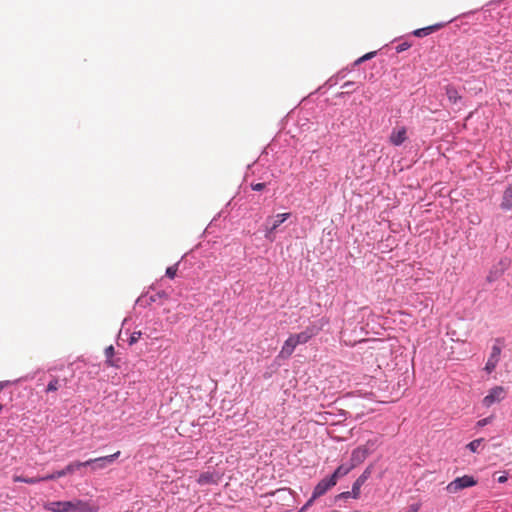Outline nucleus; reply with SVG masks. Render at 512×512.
I'll return each instance as SVG.
<instances>
[{
  "label": "nucleus",
  "mask_w": 512,
  "mask_h": 512,
  "mask_svg": "<svg viewBox=\"0 0 512 512\" xmlns=\"http://www.w3.org/2000/svg\"><path fill=\"white\" fill-rule=\"evenodd\" d=\"M364 483H362L360 480L356 479L355 482L352 485V497L357 499L360 496V489Z\"/></svg>",
  "instance_id": "obj_22"
},
{
  "label": "nucleus",
  "mask_w": 512,
  "mask_h": 512,
  "mask_svg": "<svg viewBox=\"0 0 512 512\" xmlns=\"http://www.w3.org/2000/svg\"><path fill=\"white\" fill-rule=\"evenodd\" d=\"M410 47H411V44H409V43H407V42H404V43L399 44V45L396 47V51H397L398 53H400V52H403V51H405V50L409 49Z\"/></svg>",
  "instance_id": "obj_30"
},
{
  "label": "nucleus",
  "mask_w": 512,
  "mask_h": 512,
  "mask_svg": "<svg viewBox=\"0 0 512 512\" xmlns=\"http://www.w3.org/2000/svg\"><path fill=\"white\" fill-rule=\"evenodd\" d=\"M500 353L501 349L497 346H493L492 353L484 368L488 373H491L496 368V365L499 361Z\"/></svg>",
  "instance_id": "obj_11"
},
{
  "label": "nucleus",
  "mask_w": 512,
  "mask_h": 512,
  "mask_svg": "<svg viewBox=\"0 0 512 512\" xmlns=\"http://www.w3.org/2000/svg\"><path fill=\"white\" fill-rule=\"evenodd\" d=\"M51 512H97V506L81 499L71 501H50L43 504Z\"/></svg>",
  "instance_id": "obj_1"
},
{
  "label": "nucleus",
  "mask_w": 512,
  "mask_h": 512,
  "mask_svg": "<svg viewBox=\"0 0 512 512\" xmlns=\"http://www.w3.org/2000/svg\"><path fill=\"white\" fill-rule=\"evenodd\" d=\"M352 497L351 491L342 492L336 496V499H348Z\"/></svg>",
  "instance_id": "obj_32"
},
{
  "label": "nucleus",
  "mask_w": 512,
  "mask_h": 512,
  "mask_svg": "<svg viewBox=\"0 0 512 512\" xmlns=\"http://www.w3.org/2000/svg\"><path fill=\"white\" fill-rule=\"evenodd\" d=\"M309 506H306V504L299 510V512H304L306 509H308Z\"/></svg>",
  "instance_id": "obj_36"
},
{
  "label": "nucleus",
  "mask_w": 512,
  "mask_h": 512,
  "mask_svg": "<svg viewBox=\"0 0 512 512\" xmlns=\"http://www.w3.org/2000/svg\"><path fill=\"white\" fill-rule=\"evenodd\" d=\"M445 92L449 102L453 105H457L462 100V96L457 89L451 85L445 87Z\"/></svg>",
  "instance_id": "obj_13"
},
{
  "label": "nucleus",
  "mask_w": 512,
  "mask_h": 512,
  "mask_svg": "<svg viewBox=\"0 0 512 512\" xmlns=\"http://www.w3.org/2000/svg\"><path fill=\"white\" fill-rule=\"evenodd\" d=\"M320 331V328L315 325H310L305 328L304 331L292 334L298 345L307 343L312 337L316 336Z\"/></svg>",
  "instance_id": "obj_7"
},
{
  "label": "nucleus",
  "mask_w": 512,
  "mask_h": 512,
  "mask_svg": "<svg viewBox=\"0 0 512 512\" xmlns=\"http://www.w3.org/2000/svg\"><path fill=\"white\" fill-rule=\"evenodd\" d=\"M506 481H507V476H505V475H502V476H500V477L498 478V482H499V483H504V482H506Z\"/></svg>",
  "instance_id": "obj_35"
},
{
  "label": "nucleus",
  "mask_w": 512,
  "mask_h": 512,
  "mask_svg": "<svg viewBox=\"0 0 512 512\" xmlns=\"http://www.w3.org/2000/svg\"><path fill=\"white\" fill-rule=\"evenodd\" d=\"M370 476V469L367 468L357 479L365 483Z\"/></svg>",
  "instance_id": "obj_29"
},
{
  "label": "nucleus",
  "mask_w": 512,
  "mask_h": 512,
  "mask_svg": "<svg viewBox=\"0 0 512 512\" xmlns=\"http://www.w3.org/2000/svg\"><path fill=\"white\" fill-rule=\"evenodd\" d=\"M336 485V482L331 478L322 479L314 488V498L323 496L328 490Z\"/></svg>",
  "instance_id": "obj_8"
},
{
  "label": "nucleus",
  "mask_w": 512,
  "mask_h": 512,
  "mask_svg": "<svg viewBox=\"0 0 512 512\" xmlns=\"http://www.w3.org/2000/svg\"><path fill=\"white\" fill-rule=\"evenodd\" d=\"M352 469L351 464L349 466L340 465L330 477L337 483L340 477L347 475Z\"/></svg>",
  "instance_id": "obj_18"
},
{
  "label": "nucleus",
  "mask_w": 512,
  "mask_h": 512,
  "mask_svg": "<svg viewBox=\"0 0 512 512\" xmlns=\"http://www.w3.org/2000/svg\"><path fill=\"white\" fill-rule=\"evenodd\" d=\"M168 295L164 292H156L148 296V303L157 302L161 299H167Z\"/></svg>",
  "instance_id": "obj_21"
},
{
  "label": "nucleus",
  "mask_w": 512,
  "mask_h": 512,
  "mask_svg": "<svg viewBox=\"0 0 512 512\" xmlns=\"http://www.w3.org/2000/svg\"><path fill=\"white\" fill-rule=\"evenodd\" d=\"M298 346L295 338L291 334L284 342L280 352L279 357L281 358H289L294 352L295 348Z\"/></svg>",
  "instance_id": "obj_10"
},
{
  "label": "nucleus",
  "mask_w": 512,
  "mask_h": 512,
  "mask_svg": "<svg viewBox=\"0 0 512 512\" xmlns=\"http://www.w3.org/2000/svg\"><path fill=\"white\" fill-rule=\"evenodd\" d=\"M142 335V332L141 331H135L131 334L128 342H129V345H133L135 344L141 337Z\"/></svg>",
  "instance_id": "obj_27"
},
{
  "label": "nucleus",
  "mask_w": 512,
  "mask_h": 512,
  "mask_svg": "<svg viewBox=\"0 0 512 512\" xmlns=\"http://www.w3.org/2000/svg\"><path fill=\"white\" fill-rule=\"evenodd\" d=\"M197 481L200 485L216 484L217 477L213 473L204 472L199 476Z\"/></svg>",
  "instance_id": "obj_17"
},
{
  "label": "nucleus",
  "mask_w": 512,
  "mask_h": 512,
  "mask_svg": "<svg viewBox=\"0 0 512 512\" xmlns=\"http://www.w3.org/2000/svg\"><path fill=\"white\" fill-rule=\"evenodd\" d=\"M290 213H281L276 216L268 217L265 223V237L271 241L274 240L273 234L277 228L290 217Z\"/></svg>",
  "instance_id": "obj_2"
},
{
  "label": "nucleus",
  "mask_w": 512,
  "mask_h": 512,
  "mask_svg": "<svg viewBox=\"0 0 512 512\" xmlns=\"http://www.w3.org/2000/svg\"><path fill=\"white\" fill-rule=\"evenodd\" d=\"M350 84H351L350 82H346V83H344L343 87L350 88Z\"/></svg>",
  "instance_id": "obj_39"
},
{
  "label": "nucleus",
  "mask_w": 512,
  "mask_h": 512,
  "mask_svg": "<svg viewBox=\"0 0 512 512\" xmlns=\"http://www.w3.org/2000/svg\"><path fill=\"white\" fill-rule=\"evenodd\" d=\"M120 455V451L115 452L114 454L98 457L94 459H89L86 462H90L92 470L104 469L107 465L113 463Z\"/></svg>",
  "instance_id": "obj_6"
},
{
  "label": "nucleus",
  "mask_w": 512,
  "mask_h": 512,
  "mask_svg": "<svg viewBox=\"0 0 512 512\" xmlns=\"http://www.w3.org/2000/svg\"><path fill=\"white\" fill-rule=\"evenodd\" d=\"M369 444L370 441H368L366 445L359 446L352 451L350 459L351 467L355 468L365 461L370 454V450L368 448Z\"/></svg>",
  "instance_id": "obj_5"
},
{
  "label": "nucleus",
  "mask_w": 512,
  "mask_h": 512,
  "mask_svg": "<svg viewBox=\"0 0 512 512\" xmlns=\"http://www.w3.org/2000/svg\"><path fill=\"white\" fill-rule=\"evenodd\" d=\"M476 484H477V481L475 480V478L473 476L464 475L462 477H457L452 482H450L447 485L446 490L449 493H457L458 491H460L464 488L473 487Z\"/></svg>",
  "instance_id": "obj_4"
},
{
  "label": "nucleus",
  "mask_w": 512,
  "mask_h": 512,
  "mask_svg": "<svg viewBox=\"0 0 512 512\" xmlns=\"http://www.w3.org/2000/svg\"><path fill=\"white\" fill-rule=\"evenodd\" d=\"M444 26V24L442 23H437V24H434V25H430V26H427V27H424V28H419V29H416L413 31V35L416 36V37H425L427 35H430L431 33L435 32V31H438L439 29H441L442 27Z\"/></svg>",
  "instance_id": "obj_12"
},
{
  "label": "nucleus",
  "mask_w": 512,
  "mask_h": 512,
  "mask_svg": "<svg viewBox=\"0 0 512 512\" xmlns=\"http://www.w3.org/2000/svg\"><path fill=\"white\" fill-rule=\"evenodd\" d=\"M350 84H351L350 82H346V83H344L343 87L350 88Z\"/></svg>",
  "instance_id": "obj_38"
},
{
  "label": "nucleus",
  "mask_w": 512,
  "mask_h": 512,
  "mask_svg": "<svg viewBox=\"0 0 512 512\" xmlns=\"http://www.w3.org/2000/svg\"><path fill=\"white\" fill-rule=\"evenodd\" d=\"M406 139L407 129L404 126L393 129L389 136V141L394 146H400Z\"/></svg>",
  "instance_id": "obj_9"
},
{
  "label": "nucleus",
  "mask_w": 512,
  "mask_h": 512,
  "mask_svg": "<svg viewBox=\"0 0 512 512\" xmlns=\"http://www.w3.org/2000/svg\"><path fill=\"white\" fill-rule=\"evenodd\" d=\"M507 391L503 386H495L488 391V394L483 398L482 404L489 408L496 403H500L505 399Z\"/></svg>",
  "instance_id": "obj_3"
},
{
  "label": "nucleus",
  "mask_w": 512,
  "mask_h": 512,
  "mask_svg": "<svg viewBox=\"0 0 512 512\" xmlns=\"http://www.w3.org/2000/svg\"><path fill=\"white\" fill-rule=\"evenodd\" d=\"M376 55V52H369V53H366L365 55H363L362 57L358 58L356 61H355V65H359L361 63H363L364 61H367V60H370L372 59L374 56Z\"/></svg>",
  "instance_id": "obj_25"
},
{
  "label": "nucleus",
  "mask_w": 512,
  "mask_h": 512,
  "mask_svg": "<svg viewBox=\"0 0 512 512\" xmlns=\"http://www.w3.org/2000/svg\"><path fill=\"white\" fill-rule=\"evenodd\" d=\"M3 410V405L0 404V412Z\"/></svg>",
  "instance_id": "obj_40"
},
{
  "label": "nucleus",
  "mask_w": 512,
  "mask_h": 512,
  "mask_svg": "<svg viewBox=\"0 0 512 512\" xmlns=\"http://www.w3.org/2000/svg\"><path fill=\"white\" fill-rule=\"evenodd\" d=\"M105 355L107 357V361L106 363L109 365V366H116V364L113 362L112 360V357L114 356V347L112 345L108 346L106 349H105Z\"/></svg>",
  "instance_id": "obj_23"
},
{
  "label": "nucleus",
  "mask_w": 512,
  "mask_h": 512,
  "mask_svg": "<svg viewBox=\"0 0 512 512\" xmlns=\"http://www.w3.org/2000/svg\"><path fill=\"white\" fill-rule=\"evenodd\" d=\"M90 462H81V461H73L70 462L68 465L65 466L67 475H71L75 473L77 470H79L81 467L89 466Z\"/></svg>",
  "instance_id": "obj_16"
},
{
  "label": "nucleus",
  "mask_w": 512,
  "mask_h": 512,
  "mask_svg": "<svg viewBox=\"0 0 512 512\" xmlns=\"http://www.w3.org/2000/svg\"><path fill=\"white\" fill-rule=\"evenodd\" d=\"M13 481L14 482H24V483H27V484H35V483H38V482H41V481H44V480L42 479V477L27 478V477H23V476H19V475H14L13 476Z\"/></svg>",
  "instance_id": "obj_19"
},
{
  "label": "nucleus",
  "mask_w": 512,
  "mask_h": 512,
  "mask_svg": "<svg viewBox=\"0 0 512 512\" xmlns=\"http://www.w3.org/2000/svg\"><path fill=\"white\" fill-rule=\"evenodd\" d=\"M500 206L503 210L512 209V185L505 189Z\"/></svg>",
  "instance_id": "obj_14"
},
{
  "label": "nucleus",
  "mask_w": 512,
  "mask_h": 512,
  "mask_svg": "<svg viewBox=\"0 0 512 512\" xmlns=\"http://www.w3.org/2000/svg\"><path fill=\"white\" fill-rule=\"evenodd\" d=\"M419 508V504H412L411 506H409L407 512H418Z\"/></svg>",
  "instance_id": "obj_33"
},
{
  "label": "nucleus",
  "mask_w": 512,
  "mask_h": 512,
  "mask_svg": "<svg viewBox=\"0 0 512 512\" xmlns=\"http://www.w3.org/2000/svg\"><path fill=\"white\" fill-rule=\"evenodd\" d=\"M316 499L317 498H314V493H313L311 498L306 502V506L310 507Z\"/></svg>",
  "instance_id": "obj_34"
},
{
  "label": "nucleus",
  "mask_w": 512,
  "mask_h": 512,
  "mask_svg": "<svg viewBox=\"0 0 512 512\" xmlns=\"http://www.w3.org/2000/svg\"><path fill=\"white\" fill-rule=\"evenodd\" d=\"M492 416L481 419L477 422L478 427H484L485 425L489 424L492 421Z\"/></svg>",
  "instance_id": "obj_31"
},
{
  "label": "nucleus",
  "mask_w": 512,
  "mask_h": 512,
  "mask_svg": "<svg viewBox=\"0 0 512 512\" xmlns=\"http://www.w3.org/2000/svg\"><path fill=\"white\" fill-rule=\"evenodd\" d=\"M6 383L5 382H0V391L5 387Z\"/></svg>",
  "instance_id": "obj_37"
},
{
  "label": "nucleus",
  "mask_w": 512,
  "mask_h": 512,
  "mask_svg": "<svg viewBox=\"0 0 512 512\" xmlns=\"http://www.w3.org/2000/svg\"><path fill=\"white\" fill-rule=\"evenodd\" d=\"M265 187H266V183H264V182H261V183H252V184H251V188H252V190H254V191H261V190L265 189Z\"/></svg>",
  "instance_id": "obj_28"
},
{
  "label": "nucleus",
  "mask_w": 512,
  "mask_h": 512,
  "mask_svg": "<svg viewBox=\"0 0 512 512\" xmlns=\"http://www.w3.org/2000/svg\"><path fill=\"white\" fill-rule=\"evenodd\" d=\"M67 382V378L59 379L57 377H53L46 387V392H55L63 385H66Z\"/></svg>",
  "instance_id": "obj_15"
},
{
  "label": "nucleus",
  "mask_w": 512,
  "mask_h": 512,
  "mask_svg": "<svg viewBox=\"0 0 512 512\" xmlns=\"http://www.w3.org/2000/svg\"><path fill=\"white\" fill-rule=\"evenodd\" d=\"M177 270H178V264H175L173 266H170L166 269V275L170 278V279H173L175 276H176V273H177Z\"/></svg>",
  "instance_id": "obj_26"
},
{
  "label": "nucleus",
  "mask_w": 512,
  "mask_h": 512,
  "mask_svg": "<svg viewBox=\"0 0 512 512\" xmlns=\"http://www.w3.org/2000/svg\"><path fill=\"white\" fill-rule=\"evenodd\" d=\"M64 476H67L65 467L61 470L55 471L54 473L48 474L46 476H42V479L44 481H49V480H56V479L64 477Z\"/></svg>",
  "instance_id": "obj_20"
},
{
  "label": "nucleus",
  "mask_w": 512,
  "mask_h": 512,
  "mask_svg": "<svg viewBox=\"0 0 512 512\" xmlns=\"http://www.w3.org/2000/svg\"><path fill=\"white\" fill-rule=\"evenodd\" d=\"M483 440H484L483 438L475 439V440L471 441L470 443H468L466 447L473 453L478 452V449H479L481 443L483 442Z\"/></svg>",
  "instance_id": "obj_24"
}]
</instances>
